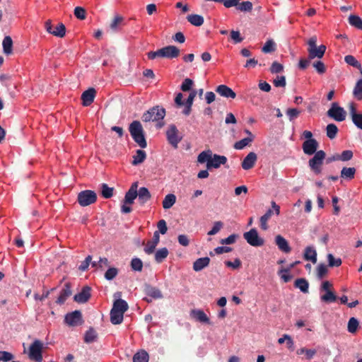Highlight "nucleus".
Wrapping results in <instances>:
<instances>
[{"label": "nucleus", "mask_w": 362, "mask_h": 362, "mask_svg": "<svg viewBox=\"0 0 362 362\" xmlns=\"http://www.w3.org/2000/svg\"><path fill=\"white\" fill-rule=\"evenodd\" d=\"M101 194L105 199L110 198L113 195V188L109 187L106 184H103Z\"/></svg>", "instance_id": "nucleus-50"}, {"label": "nucleus", "mask_w": 362, "mask_h": 362, "mask_svg": "<svg viewBox=\"0 0 362 362\" xmlns=\"http://www.w3.org/2000/svg\"><path fill=\"white\" fill-rule=\"evenodd\" d=\"M123 21H124V18L121 16H119V15L115 16L113 21L110 23V28L113 31L119 30L120 26L122 25Z\"/></svg>", "instance_id": "nucleus-42"}, {"label": "nucleus", "mask_w": 362, "mask_h": 362, "mask_svg": "<svg viewBox=\"0 0 362 362\" xmlns=\"http://www.w3.org/2000/svg\"><path fill=\"white\" fill-rule=\"evenodd\" d=\"M303 354H305L306 358L310 359L316 354V351L315 349H308L305 348H301L297 351V354L300 355Z\"/></svg>", "instance_id": "nucleus-54"}, {"label": "nucleus", "mask_w": 362, "mask_h": 362, "mask_svg": "<svg viewBox=\"0 0 362 362\" xmlns=\"http://www.w3.org/2000/svg\"><path fill=\"white\" fill-rule=\"evenodd\" d=\"M327 136L330 139L336 137L338 132V128L334 124H329L326 127Z\"/></svg>", "instance_id": "nucleus-43"}, {"label": "nucleus", "mask_w": 362, "mask_h": 362, "mask_svg": "<svg viewBox=\"0 0 362 362\" xmlns=\"http://www.w3.org/2000/svg\"><path fill=\"white\" fill-rule=\"evenodd\" d=\"M223 223L221 221H215L211 229L208 232L209 235H214L218 233L223 228Z\"/></svg>", "instance_id": "nucleus-47"}, {"label": "nucleus", "mask_w": 362, "mask_h": 362, "mask_svg": "<svg viewBox=\"0 0 362 362\" xmlns=\"http://www.w3.org/2000/svg\"><path fill=\"white\" fill-rule=\"evenodd\" d=\"M352 122L358 129H362V114L354 115Z\"/></svg>", "instance_id": "nucleus-64"}, {"label": "nucleus", "mask_w": 362, "mask_h": 362, "mask_svg": "<svg viewBox=\"0 0 362 362\" xmlns=\"http://www.w3.org/2000/svg\"><path fill=\"white\" fill-rule=\"evenodd\" d=\"M129 133L134 141L141 147L146 148L147 146L144 136V129L139 121L132 122L129 127Z\"/></svg>", "instance_id": "nucleus-3"}, {"label": "nucleus", "mask_w": 362, "mask_h": 362, "mask_svg": "<svg viewBox=\"0 0 362 362\" xmlns=\"http://www.w3.org/2000/svg\"><path fill=\"white\" fill-rule=\"evenodd\" d=\"M353 158V152L350 150L344 151L340 155L334 156V160L348 161Z\"/></svg>", "instance_id": "nucleus-41"}, {"label": "nucleus", "mask_w": 362, "mask_h": 362, "mask_svg": "<svg viewBox=\"0 0 362 362\" xmlns=\"http://www.w3.org/2000/svg\"><path fill=\"white\" fill-rule=\"evenodd\" d=\"M165 115V110L158 106L153 107L144 112L142 116V120L148 122H160L163 119Z\"/></svg>", "instance_id": "nucleus-5"}, {"label": "nucleus", "mask_w": 362, "mask_h": 362, "mask_svg": "<svg viewBox=\"0 0 362 362\" xmlns=\"http://www.w3.org/2000/svg\"><path fill=\"white\" fill-rule=\"evenodd\" d=\"M187 21L194 26H201L204 23V18L198 14H190L187 17Z\"/></svg>", "instance_id": "nucleus-31"}, {"label": "nucleus", "mask_w": 362, "mask_h": 362, "mask_svg": "<svg viewBox=\"0 0 362 362\" xmlns=\"http://www.w3.org/2000/svg\"><path fill=\"white\" fill-rule=\"evenodd\" d=\"M197 162L199 163H206V169L218 168L221 165H225L227 162V158L224 156L213 154L211 150H206L201 152L197 157Z\"/></svg>", "instance_id": "nucleus-1"}, {"label": "nucleus", "mask_w": 362, "mask_h": 362, "mask_svg": "<svg viewBox=\"0 0 362 362\" xmlns=\"http://www.w3.org/2000/svg\"><path fill=\"white\" fill-rule=\"evenodd\" d=\"M300 111L296 108H288L286 110V115L291 122L296 119L300 115Z\"/></svg>", "instance_id": "nucleus-52"}, {"label": "nucleus", "mask_w": 362, "mask_h": 362, "mask_svg": "<svg viewBox=\"0 0 362 362\" xmlns=\"http://www.w3.org/2000/svg\"><path fill=\"white\" fill-rule=\"evenodd\" d=\"M307 43L308 45V52L309 59H313L315 58L321 59L323 57L327 47L324 45H321L319 47H317L316 36L310 37Z\"/></svg>", "instance_id": "nucleus-4"}, {"label": "nucleus", "mask_w": 362, "mask_h": 362, "mask_svg": "<svg viewBox=\"0 0 362 362\" xmlns=\"http://www.w3.org/2000/svg\"><path fill=\"white\" fill-rule=\"evenodd\" d=\"M257 157L255 153L250 152L243 159L242 162V168L244 170H250L252 168L257 161Z\"/></svg>", "instance_id": "nucleus-18"}, {"label": "nucleus", "mask_w": 362, "mask_h": 362, "mask_svg": "<svg viewBox=\"0 0 362 362\" xmlns=\"http://www.w3.org/2000/svg\"><path fill=\"white\" fill-rule=\"evenodd\" d=\"M275 50V43L272 40H268L262 48L264 53H269Z\"/></svg>", "instance_id": "nucleus-48"}, {"label": "nucleus", "mask_w": 362, "mask_h": 362, "mask_svg": "<svg viewBox=\"0 0 362 362\" xmlns=\"http://www.w3.org/2000/svg\"><path fill=\"white\" fill-rule=\"evenodd\" d=\"M244 238L248 244L254 247H259L264 245V240L260 238L256 229L252 228L243 234Z\"/></svg>", "instance_id": "nucleus-10"}, {"label": "nucleus", "mask_w": 362, "mask_h": 362, "mask_svg": "<svg viewBox=\"0 0 362 362\" xmlns=\"http://www.w3.org/2000/svg\"><path fill=\"white\" fill-rule=\"evenodd\" d=\"M148 354L145 351H141L134 354L133 362H148Z\"/></svg>", "instance_id": "nucleus-40"}, {"label": "nucleus", "mask_w": 362, "mask_h": 362, "mask_svg": "<svg viewBox=\"0 0 362 362\" xmlns=\"http://www.w3.org/2000/svg\"><path fill=\"white\" fill-rule=\"evenodd\" d=\"M45 28L47 33L58 37H63L66 34V28L63 23H58L56 27H54L52 21L48 20L45 23Z\"/></svg>", "instance_id": "nucleus-12"}, {"label": "nucleus", "mask_w": 362, "mask_h": 362, "mask_svg": "<svg viewBox=\"0 0 362 362\" xmlns=\"http://www.w3.org/2000/svg\"><path fill=\"white\" fill-rule=\"evenodd\" d=\"M167 139L170 145L174 148H177V145L182 139L179 136V132L175 125L171 124L166 131Z\"/></svg>", "instance_id": "nucleus-13"}, {"label": "nucleus", "mask_w": 362, "mask_h": 362, "mask_svg": "<svg viewBox=\"0 0 362 362\" xmlns=\"http://www.w3.org/2000/svg\"><path fill=\"white\" fill-rule=\"evenodd\" d=\"M275 243L278 246V248L286 253H288L291 251V247L287 240L280 235H278L275 238Z\"/></svg>", "instance_id": "nucleus-25"}, {"label": "nucleus", "mask_w": 362, "mask_h": 362, "mask_svg": "<svg viewBox=\"0 0 362 362\" xmlns=\"http://www.w3.org/2000/svg\"><path fill=\"white\" fill-rule=\"evenodd\" d=\"M147 295L154 299L161 298L163 297L160 291L156 288H150L147 291Z\"/></svg>", "instance_id": "nucleus-56"}, {"label": "nucleus", "mask_w": 362, "mask_h": 362, "mask_svg": "<svg viewBox=\"0 0 362 362\" xmlns=\"http://www.w3.org/2000/svg\"><path fill=\"white\" fill-rule=\"evenodd\" d=\"M356 170L354 167H344L340 173V177L347 181L353 180L355 177Z\"/></svg>", "instance_id": "nucleus-26"}, {"label": "nucleus", "mask_w": 362, "mask_h": 362, "mask_svg": "<svg viewBox=\"0 0 362 362\" xmlns=\"http://www.w3.org/2000/svg\"><path fill=\"white\" fill-rule=\"evenodd\" d=\"M71 295V290L70 284L66 283L64 288L60 291V294L56 302L59 304H63Z\"/></svg>", "instance_id": "nucleus-23"}, {"label": "nucleus", "mask_w": 362, "mask_h": 362, "mask_svg": "<svg viewBox=\"0 0 362 362\" xmlns=\"http://www.w3.org/2000/svg\"><path fill=\"white\" fill-rule=\"evenodd\" d=\"M359 326L358 320L356 317H351L347 325V330L351 334H355Z\"/></svg>", "instance_id": "nucleus-37"}, {"label": "nucleus", "mask_w": 362, "mask_h": 362, "mask_svg": "<svg viewBox=\"0 0 362 362\" xmlns=\"http://www.w3.org/2000/svg\"><path fill=\"white\" fill-rule=\"evenodd\" d=\"M237 9L243 12L251 11L252 9V4L248 1H243L241 4H238Z\"/></svg>", "instance_id": "nucleus-51"}, {"label": "nucleus", "mask_w": 362, "mask_h": 362, "mask_svg": "<svg viewBox=\"0 0 362 362\" xmlns=\"http://www.w3.org/2000/svg\"><path fill=\"white\" fill-rule=\"evenodd\" d=\"M146 154L143 150H137L136 154L133 156L132 165H137L144 161Z\"/></svg>", "instance_id": "nucleus-33"}, {"label": "nucleus", "mask_w": 362, "mask_h": 362, "mask_svg": "<svg viewBox=\"0 0 362 362\" xmlns=\"http://www.w3.org/2000/svg\"><path fill=\"white\" fill-rule=\"evenodd\" d=\"M169 252L166 247L158 250L155 253V260L158 263H161L168 255Z\"/></svg>", "instance_id": "nucleus-35"}, {"label": "nucleus", "mask_w": 362, "mask_h": 362, "mask_svg": "<svg viewBox=\"0 0 362 362\" xmlns=\"http://www.w3.org/2000/svg\"><path fill=\"white\" fill-rule=\"evenodd\" d=\"M43 344L40 340H35L29 348V358L35 362H42Z\"/></svg>", "instance_id": "nucleus-9"}, {"label": "nucleus", "mask_w": 362, "mask_h": 362, "mask_svg": "<svg viewBox=\"0 0 362 362\" xmlns=\"http://www.w3.org/2000/svg\"><path fill=\"white\" fill-rule=\"evenodd\" d=\"M253 141V137H247L245 139H243L234 144V148L235 149L241 150L243 149L245 146L249 145L250 143H251Z\"/></svg>", "instance_id": "nucleus-44"}, {"label": "nucleus", "mask_w": 362, "mask_h": 362, "mask_svg": "<svg viewBox=\"0 0 362 362\" xmlns=\"http://www.w3.org/2000/svg\"><path fill=\"white\" fill-rule=\"evenodd\" d=\"M344 61L349 65L352 66L355 68H360L361 64L357 61V59L352 55H346L344 57Z\"/></svg>", "instance_id": "nucleus-53"}, {"label": "nucleus", "mask_w": 362, "mask_h": 362, "mask_svg": "<svg viewBox=\"0 0 362 362\" xmlns=\"http://www.w3.org/2000/svg\"><path fill=\"white\" fill-rule=\"evenodd\" d=\"M273 211L272 209H269L260 218V227L262 230H267L268 229L267 222L272 216Z\"/></svg>", "instance_id": "nucleus-36"}, {"label": "nucleus", "mask_w": 362, "mask_h": 362, "mask_svg": "<svg viewBox=\"0 0 362 362\" xmlns=\"http://www.w3.org/2000/svg\"><path fill=\"white\" fill-rule=\"evenodd\" d=\"M13 355L8 351H0V361L4 362H8L13 359Z\"/></svg>", "instance_id": "nucleus-61"}, {"label": "nucleus", "mask_w": 362, "mask_h": 362, "mask_svg": "<svg viewBox=\"0 0 362 362\" xmlns=\"http://www.w3.org/2000/svg\"><path fill=\"white\" fill-rule=\"evenodd\" d=\"M327 115L337 122H342L346 119V112L337 103H333L327 111Z\"/></svg>", "instance_id": "nucleus-11"}, {"label": "nucleus", "mask_w": 362, "mask_h": 362, "mask_svg": "<svg viewBox=\"0 0 362 362\" xmlns=\"http://www.w3.org/2000/svg\"><path fill=\"white\" fill-rule=\"evenodd\" d=\"M333 284L329 281H325L322 283L320 291V293L324 292V294L320 296V300L325 303H332L336 301L337 297L332 291Z\"/></svg>", "instance_id": "nucleus-6"}, {"label": "nucleus", "mask_w": 362, "mask_h": 362, "mask_svg": "<svg viewBox=\"0 0 362 362\" xmlns=\"http://www.w3.org/2000/svg\"><path fill=\"white\" fill-rule=\"evenodd\" d=\"M209 262L210 259L207 257L199 258L193 263V269L195 272H200L208 267Z\"/></svg>", "instance_id": "nucleus-27"}, {"label": "nucleus", "mask_w": 362, "mask_h": 362, "mask_svg": "<svg viewBox=\"0 0 362 362\" xmlns=\"http://www.w3.org/2000/svg\"><path fill=\"white\" fill-rule=\"evenodd\" d=\"M156 246H157V245H156L154 243H153L151 240H148L146 243V245L144 247V252L148 255H151L155 251Z\"/></svg>", "instance_id": "nucleus-62"}, {"label": "nucleus", "mask_w": 362, "mask_h": 362, "mask_svg": "<svg viewBox=\"0 0 362 362\" xmlns=\"http://www.w3.org/2000/svg\"><path fill=\"white\" fill-rule=\"evenodd\" d=\"M90 297V288L88 286H85L80 293L74 296V300L80 303H83L87 302Z\"/></svg>", "instance_id": "nucleus-22"}, {"label": "nucleus", "mask_w": 362, "mask_h": 362, "mask_svg": "<svg viewBox=\"0 0 362 362\" xmlns=\"http://www.w3.org/2000/svg\"><path fill=\"white\" fill-rule=\"evenodd\" d=\"M354 95L357 100H362V79L357 81L354 89Z\"/></svg>", "instance_id": "nucleus-46"}, {"label": "nucleus", "mask_w": 362, "mask_h": 362, "mask_svg": "<svg viewBox=\"0 0 362 362\" xmlns=\"http://www.w3.org/2000/svg\"><path fill=\"white\" fill-rule=\"evenodd\" d=\"M109 265V261L106 257H100L98 262H93L92 267L103 269Z\"/></svg>", "instance_id": "nucleus-57"}, {"label": "nucleus", "mask_w": 362, "mask_h": 362, "mask_svg": "<svg viewBox=\"0 0 362 362\" xmlns=\"http://www.w3.org/2000/svg\"><path fill=\"white\" fill-rule=\"evenodd\" d=\"M190 316L196 321L199 322L209 324V318L207 317L206 313L200 309H194L190 312Z\"/></svg>", "instance_id": "nucleus-19"}, {"label": "nucleus", "mask_w": 362, "mask_h": 362, "mask_svg": "<svg viewBox=\"0 0 362 362\" xmlns=\"http://www.w3.org/2000/svg\"><path fill=\"white\" fill-rule=\"evenodd\" d=\"M97 201V194L94 191L86 189L80 192L77 196V202L81 206H87Z\"/></svg>", "instance_id": "nucleus-8"}, {"label": "nucleus", "mask_w": 362, "mask_h": 362, "mask_svg": "<svg viewBox=\"0 0 362 362\" xmlns=\"http://www.w3.org/2000/svg\"><path fill=\"white\" fill-rule=\"evenodd\" d=\"M326 154L322 150L317 151L314 156L308 161L309 167L311 170L316 175H319L322 172V165L325 158Z\"/></svg>", "instance_id": "nucleus-7"}, {"label": "nucleus", "mask_w": 362, "mask_h": 362, "mask_svg": "<svg viewBox=\"0 0 362 362\" xmlns=\"http://www.w3.org/2000/svg\"><path fill=\"white\" fill-rule=\"evenodd\" d=\"M349 23L351 25L362 30V19L356 15H351L349 17Z\"/></svg>", "instance_id": "nucleus-39"}, {"label": "nucleus", "mask_w": 362, "mask_h": 362, "mask_svg": "<svg viewBox=\"0 0 362 362\" xmlns=\"http://www.w3.org/2000/svg\"><path fill=\"white\" fill-rule=\"evenodd\" d=\"M303 257L307 261H310L312 263L317 262V252L314 247H306L304 251Z\"/></svg>", "instance_id": "nucleus-24"}, {"label": "nucleus", "mask_w": 362, "mask_h": 362, "mask_svg": "<svg viewBox=\"0 0 362 362\" xmlns=\"http://www.w3.org/2000/svg\"><path fill=\"white\" fill-rule=\"evenodd\" d=\"M98 337V334L95 330L93 328H89L88 330L86 331L84 335V341L86 343H92L96 341Z\"/></svg>", "instance_id": "nucleus-38"}, {"label": "nucleus", "mask_w": 362, "mask_h": 362, "mask_svg": "<svg viewBox=\"0 0 362 362\" xmlns=\"http://www.w3.org/2000/svg\"><path fill=\"white\" fill-rule=\"evenodd\" d=\"M283 70H284L283 65L277 62H273L272 64V66L270 68V71L272 74H279V73H281V71H283Z\"/></svg>", "instance_id": "nucleus-60"}, {"label": "nucleus", "mask_w": 362, "mask_h": 362, "mask_svg": "<svg viewBox=\"0 0 362 362\" xmlns=\"http://www.w3.org/2000/svg\"><path fill=\"white\" fill-rule=\"evenodd\" d=\"M291 270L288 267H286V268L281 267L278 271V275L280 276V279L284 283L289 282L292 279L293 276L291 274Z\"/></svg>", "instance_id": "nucleus-29"}, {"label": "nucleus", "mask_w": 362, "mask_h": 362, "mask_svg": "<svg viewBox=\"0 0 362 362\" xmlns=\"http://www.w3.org/2000/svg\"><path fill=\"white\" fill-rule=\"evenodd\" d=\"M137 196L141 204H144L147 201L151 199V194L146 187H141L137 192Z\"/></svg>", "instance_id": "nucleus-28"}, {"label": "nucleus", "mask_w": 362, "mask_h": 362, "mask_svg": "<svg viewBox=\"0 0 362 362\" xmlns=\"http://www.w3.org/2000/svg\"><path fill=\"white\" fill-rule=\"evenodd\" d=\"M96 91L93 88H88L81 95L82 104L83 106H89L92 104L95 97Z\"/></svg>", "instance_id": "nucleus-17"}, {"label": "nucleus", "mask_w": 362, "mask_h": 362, "mask_svg": "<svg viewBox=\"0 0 362 362\" xmlns=\"http://www.w3.org/2000/svg\"><path fill=\"white\" fill-rule=\"evenodd\" d=\"M193 84L194 82L192 79L185 78L181 85V90L182 91H189L192 89Z\"/></svg>", "instance_id": "nucleus-59"}, {"label": "nucleus", "mask_w": 362, "mask_h": 362, "mask_svg": "<svg viewBox=\"0 0 362 362\" xmlns=\"http://www.w3.org/2000/svg\"><path fill=\"white\" fill-rule=\"evenodd\" d=\"M127 303L122 299L116 300L110 311V321L113 325L121 324L123 321L124 313L128 310Z\"/></svg>", "instance_id": "nucleus-2"}, {"label": "nucleus", "mask_w": 362, "mask_h": 362, "mask_svg": "<svg viewBox=\"0 0 362 362\" xmlns=\"http://www.w3.org/2000/svg\"><path fill=\"white\" fill-rule=\"evenodd\" d=\"M176 202V197L173 194H167L163 200V207L165 209L171 208Z\"/></svg>", "instance_id": "nucleus-32"}, {"label": "nucleus", "mask_w": 362, "mask_h": 362, "mask_svg": "<svg viewBox=\"0 0 362 362\" xmlns=\"http://www.w3.org/2000/svg\"><path fill=\"white\" fill-rule=\"evenodd\" d=\"M328 269L325 264H320L317 267V275L319 279H322L327 274Z\"/></svg>", "instance_id": "nucleus-55"}, {"label": "nucleus", "mask_w": 362, "mask_h": 362, "mask_svg": "<svg viewBox=\"0 0 362 362\" xmlns=\"http://www.w3.org/2000/svg\"><path fill=\"white\" fill-rule=\"evenodd\" d=\"M137 182H134L125 194L124 199L127 203H129V205H132L137 197Z\"/></svg>", "instance_id": "nucleus-20"}, {"label": "nucleus", "mask_w": 362, "mask_h": 362, "mask_svg": "<svg viewBox=\"0 0 362 362\" xmlns=\"http://www.w3.org/2000/svg\"><path fill=\"white\" fill-rule=\"evenodd\" d=\"M303 152L307 155L315 154L317 151L318 142L315 139L305 140L302 146Z\"/></svg>", "instance_id": "nucleus-15"}, {"label": "nucleus", "mask_w": 362, "mask_h": 362, "mask_svg": "<svg viewBox=\"0 0 362 362\" xmlns=\"http://www.w3.org/2000/svg\"><path fill=\"white\" fill-rule=\"evenodd\" d=\"M74 15L77 18L83 20L86 18V11L82 7H76L74 9Z\"/></svg>", "instance_id": "nucleus-63"}, {"label": "nucleus", "mask_w": 362, "mask_h": 362, "mask_svg": "<svg viewBox=\"0 0 362 362\" xmlns=\"http://www.w3.org/2000/svg\"><path fill=\"white\" fill-rule=\"evenodd\" d=\"M294 286L299 288L304 293H308L309 283L305 279H297L294 282Z\"/></svg>", "instance_id": "nucleus-30"}, {"label": "nucleus", "mask_w": 362, "mask_h": 362, "mask_svg": "<svg viewBox=\"0 0 362 362\" xmlns=\"http://www.w3.org/2000/svg\"><path fill=\"white\" fill-rule=\"evenodd\" d=\"M162 57L173 59L180 54V49L174 45H168L161 48Z\"/></svg>", "instance_id": "nucleus-16"}, {"label": "nucleus", "mask_w": 362, "mask_h": 362, "mask_svg": "<svg viewBox=\"0 0 362 362\" xmlns=\"http://www.w3.org/2000/svg\"><path fill=\"white\" fill-rule=\"evenodd\" d=\"M327 261L329 267H339L342 261L340 258H335L333 255L329 254L327 255Z\"/></svg>", "instance_id": "nucleus-49"}, {"label": "nucleus", "mask_w": 362, "mask_h": 362, "mask_svg": "<svg viewBox=\"0 0 362 362\" xmlns=\"http://www.w3.org/2000/svg\"><path fill=\"white\" fill-rule=\"evenodd\" d=\"M131 267L132 270L135 272H141L143 269V262L139 258L134 257L131 261Z\"/></svg>", "instance_id": "nucleus-45"}, {"label": "nucleus", "mask_w": 362, "mask_h": 362, "mask_svg": "<svg viewBox=\"0 0 362 362\" xmlns=\"http://www.w3.org/2000/svg\"><path fill=\"white\" fill-rule=\"evenodd\" d=\"M65 322L70 326H76L81 323V313L78 310L69 313L66 315Z\"/></svg>", "instance_id": "nucleus-14"}, {"label": "nucleus", "mask_w": 362, "mask_h": 362, "mask_svg": "<svg viewBox=\"0 0 362 362\" xmlns=\"http://www.w3.org/2000/svg\"><path fill=\"white\" fill-rule=\"evenodd\" d=\"M117 269L115 267H110L105 273V278L107 280H112L117 275Z\"/></svg>", "instance_id": "nucleus-58"}, {"label": "nucleus", "mask_w": 362, "mask_h": 362, "mask_svg": "<svg viewBox=\"0 0 362 362\" xmlns=\"http://www.w3.org/2000/svg\"><path fill=\"white\" fill-rule=\"evenodd\" d=\"M216 91L221 96L227 98L234 99L236 97L235 93L226 85H219L216 88Z\"/></svg>", "instance_id": "nucleus-21"}, {"label": "nucleus", "mask_w": 362, "mask_h": 362, "mask_svg": "<svg viewBox=\"0 0 362 362\" xmlns=\"http://www.w3.org/2000/svg\"><path fill=\"white\" fill-rule=\"evenodd\" d=\"M2 45L6 54H10L12 52L13 40L10 36H6L4 38Z\"/></svg>", "instance_id": "nucleus-34"}]
</instances>
